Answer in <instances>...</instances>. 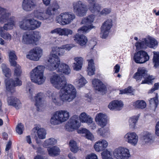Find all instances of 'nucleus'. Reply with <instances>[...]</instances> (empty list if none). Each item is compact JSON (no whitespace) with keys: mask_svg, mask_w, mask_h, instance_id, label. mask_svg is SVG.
<instances>
[{"mask_svg":"<svg viewBox=\"0 0 159 159\" xmlns=\"http://www.w3.org/2000/svg\"><path fill=\"white\" fill-rule=\"evenodd\" d=\"M24 129V125L21 123H19L16 126V131L19 134H22Z\"/></svg>","mask_w":159,"mask_h":159,"instance_id":"49","label":"nucleus"},{"mask_svg":"<svg viewBox=\"0 0 159 159\" xmlns=\"http://www.w3.org/2000/svg\"><path fill=\"white\" fill-rule=\"evenodd\" d=\"M142 139L145 143H151L154 141L152 134L149 132H146L144 133L142 137Z\"/></svg>","mask_w":159,"mask_h":159,"instance_id":"36","label":"nucleus"},{"mask_svg":"<svg viewBox=\"0 0 159 159\" xmlns=\"http://www.w3.org/2000/svg\"><path fill=\"white\" fill-rule=\"evenodd\" d=\"M155 134L157 136L159 137V121L157 122L156 124Z\"/></svg>","mask_w":159,"mask_h":159,"instance_id":"64","label":"nucleus"},{"mask_svg":"<svg viewBox=\"0 0 159 159\" xmlns=\"http://www.w3.org/2000/svg\"><path fill=\"white\" fill-rule=\"evenodd\" d=\"M89 9L92 13L97 14H99L101 7L98 4L95 3L92 5H89Z\"/></svg>","mask_w":159,"mask_h":159,"instance_id":"38","label":"nucleus"},{"mask_svg":"<svg viewBox=\"0 0 159 159\" xmlns=\"http://www.w3.org/2000/svg\"><path fill=\"white\" fill-rule=\"evenodd\" d=\"M1 68L5 76L6 77H9L11 76V74L10 70L9 68L7 67L6 65L4 64H2Z\"/></svg>","mask_w":159,"mask_h":159,"instance_id":"46","label":"nucleus"},{"mask_svg":"<svg viewBox=\"0 0 159 159\" xmlns=\"http://www.w3.org/2000/svg\"><path fill=\"white\" fill-rule=\"evenodd\" d=\"M59 50V47H53L52 48V51L51 52L49 57H52L54 55H57L58 54V52Z\"/></svg>","mask_w":159,"mask_h":159,"instance_id":"53","label":"nucleus"},{"mask_svg":"<svg viewBox=\"0 0 159 159\" xmlns=\"http://www.w3.org/2000/svg\"><path fill=\"white\" fill-rule=\"evenodd\" d=\"M86 138L92 140L94 139V137L93 134L89 131L85 135Z\"/></svg>","mask_w":159,"mask_h":159,"instance_id":"63","label":"nucleus"},{"mask_svg":"<svg viewBox=\"0 0 159 159\" xmlns=\"http://www.w3.org/2000/svg\"><path fill=\"white\" fill-rule=\"evenodd\" d=\"M73 33V31L69 29L65 28V36H68L69 35H71Z\"/></svg>","mask_w":159,"mask_h":159,"instance_id":"62","label":"nucleus"},{"mask_svg":"<svg viewBox=\"0 0 159 159\" xmlns=\"http://www.w3.org/2000/svg\"><path fill=\"white\" fill-rule=\"evenodd\" d=\"M57 140L53 138H50L46 139L44 142L43 146L46 147L49 145H53L56 144Z\"/></svg>","mask_w":159,"mask_h":159,"instance_id":"43","label":"nucleus"},{"mask_svg":"<svg viewBox=\"0 0 159 159\" xmlns=\"http://www.w3.org/2000/svg\"><path fill=\"white\" fill-rule=\"evenodd\" d=\"M98 133L100 136L103 137L107 136L110 134L109 129L108 128H100L98 131Z\"/></svg>","mask_w":159,"mask_h":159,"instance_id":"44","label":"nucleus"},{"mask_svg":"<svg viewBox=\"0 0 159 159\" xmlns=\"http://www.w3.org/2000/svg\"><path fill=\"white\" fill-rule=\"evenodd\" d=\"M74 46L73 44H66L62 45L61 48L64 49V50L69 51Z\"/></svg>","mask_w":159,"mask_h":159,"instance_id":"56","label":"nucleus"},{"mask_svg":"<svg viewBox=\"0 0 159 159\" xmlns=\"http://www.w3.org/2000/svg\"><path fill=\"white\" fill-rule=\"evenodd\" d=\"M146 72H147V71L145 68L139 67L138 69L137 72L134 75L133 78L136 79L137 81L139 82L143 77L144 78Z\"/></svg>","mask_w":159,"mask_h":159,"instance_id":"23","label":"nucleus"},{"mask_svg":"<svg viewBox=\"0 0 159 159\" xmlns=\"http://www.w3.org/2000/svg\"><path fill=\"white\" fill-rule=\"evenodd\" d=\"M15 19L14 16L11 17L7 23L4 24L3 27H1V30H8L13 28L15 25Z\"/></svg>","mask_w":159,"mask_h":159,"instance_id":"27","label":"nucleus"},{"mask_svg":"<svg viewBox=\"0 0 159 159\" xmlns=\"http://www.w3.org/2000/svg\"><path fill=\"white\" fill-rule=\"evenodd\" d=\"M86 159H98V157L95 154L92 153L87 156Z\"/></svg>","mask_w":159,"mask_h":159,"instance_id":"61","label":"nucleus"},{"mask_svg":"<svg viewBox=\"0 0 159 159\" xmlns=\"http://www.w3.org/2000/svg\"><path fill=\"white\" fill-rule=\"evenodd\" d=\"M74 13L78 16L83 17L86 15L88 10L87 5L82 2L79 1L73 3Z\"/></svg>","mask_w":159,"mask_h":159,"instance_id":"9","label":"nucleus"},{"mask_svg":"<svg viewBox=\"0 0 159 159\" xmlns=\"http://www.w3.org/2000/svg\"><path fill=\"white\" fill-rule=\"evenodd\" d=\"M74 40L75 42L82 46L85 45L88 41L85 36L80 35L78 34H76L74 36Z\"/></svg>","mask_w":159,"mask_h":159,"instance_id":"26","label":"nucleus"},{"mask_svg":"<svg viewBox=\"0 0 159 159\" xmlns=\"http://www.w3.org/2000/svg\"><path fill=\"white\" fill-rule=\"evenodd\" d=\"M16 100H15L16 103L15 104V106H14V107L16 109H18L20 108L21 107V104L20 101L19 99H16Z\"/></svg>","mask_w":159,"mask_h":159,"instance_id":"60","label":"nucleus"},{"mask_svg":"<svg viewBox=\"0 0 159 159\" xmlns=\"http://www.w3.org/2000/svg\"><path fill=\"white\" fill-rule=\"evenodd\" d=\"M159 88V83H155L153 87L149 91L148 93H152L155 90L158 89Z\"/></svg>","mask_w":159,"mask_h":159,"instance_id":"58","label":"nucleus"},{"mask_svg":"<svg viewBox=\"0 0 159 159\" xmlns=\"http://www.w3.org/2000/svg\"><path fill=\"white\" fill-rule=\"evenodd\" d=\"M154 56L153 58L154 66L157 67L159 66V52H153Z\"/></svg>","mask_w":159,"mask_h":159,"instance_id":"47","label":"nucleus"},{"mask_svg":"<svg viewBox=\"0 0 159 159\" xmlns=\"http://www.w3.org/2000/svg\"><path fill=\"white\" fill-rule=\"evenodd\" d=\"M95 121L99 125L103 128L107 123V117L102 113H98L96 116Z\"/></svg>","mask_w":159,"mask_h":159,"instance_id":"20","label":"nucleus"},{"mask_svg":"<svg viewBox=\"0 0 159 159\" xmlns=\"http://www.w3.org/2000/svg\"><path fill=\"white\" fill-rule=\"evenodd\" d=\"M69 145L70 149L72 152L76 153L78 151L79 147L75 141L73 140H70Z\"/></svg>","mask_w":159,"mask_h":159,"instance_id":"42","label":"nucleus"},{"mask_svg":"<svg viewBox=\"0 0 159 159\" xmlns=\"http://www.w3.org/2000/svg\"><path fill=\"white\" fill-rule=\"evenodd\" d=\"M16 99H18L13 97H8L7 100L8 105L14 107L15 106V104L16 103V102L15 101V100H16Z\"/></svg>","mask_w":159,"mask_h":159,"instance_id":"50","label":"nucleus"},{"mask_svg":"<svg viewBox=\"0 0 159 159\" xmlns=\"http://www.w3.org/2000/svg\"><path fill=\"white\" fill-rule=\"evenodd\" d=\"M92 84L94 89L99 91L103 92L105 90V85L99 80L95 79L92 81Z\"/></svg>","mask_w":159,"mask_h":159,"instance_id":"25","label":"nucleus"},{"mask_svg":"<svg viewBox=\"0 0 159 159\" xmlns=\"http://www.w3.org/2000/svg\"><path fill=\"white\" fill-rule=\"evenodd\" d=\"M49 155L51 156H57L60 153V149L58 147L54 146L49 147L47 149Z\"/></svg>","mask_w":159,"mask_h":159,"instance_id":"34","label":"nucleus"},{"mask_svg":"<svg viewBox=\"0 0 159 159\" xmlns=\"http://www.w3.org/2000/svg\"><path fill=\"white\" fill-rule=\"evenodd\" d=\"M46 14H47L48 16V19L50 17V16L55 14V13L52 11V7H48L46 11Z\"/></svg>","mask_w":159,"mask_h":159,"instance_id":"54","label":"nucleus"},{"mask_svg":"<svg viewBox=\"0 0 159 159\" xmlns=\"http://www.w3.org/2000/svg\"><path fill=\"white\" fill-rule=\"evenodd\" d=\"M157 41L151 37L139 39L135 43V46L137 50L146 48L147 46L150 48H154L157 45Z\"/></svg>","mask_w":159,"mask_h":159,"instance_id":"7","label":"nucleus"},{"mask_svg":"<svg viewBox=\"0 0 159 159\" xmlns=\"http://www.w3.org/2000/svg\"><path fill=\"white\" fill-rule=\"evenodd\" d=\"M50 81L56 88L61 89L58 96L57 92L49 90L47 95L56 105L60 106L61 101L63 102H70L76 97L77 91L75 87L71 84L66 85V80L64 76L55 73L50 78Z\"/></svg>","mask_w":159,"mask_h":159,"instance_id":"1","label":"nucleus"},{"mask_svg":"<svg viewBox=\"0 0 159 159\" xmlns=\"http://www.w3.org/2000/svg\"><path fill=\"white\" fill-rule=\"evenodd\" d=\"M69 111L66 110H60L55 112L50 120L51 123L56 125L65 122L69 118Z\"/></svg>","mask_w":159,"mask_h":159,"instance_id":"5","label":"nucleus"},{"mask_svg":"<svg viewBox=\"0 0 159 159\" xmlns=\"http://www.w3.org/2000/svg\"><path fill=\"white\" fill-rule=\"evenodd\" d=\"M101 154L103 159H113L112 152L107 150L103 151Z\"/></svg>","mask_w":159,"mask_h":159,"instance_id":"45","label":"nucleus"},{"mask_svg":"<svg viewBox=\"0 0 159 159\" xmlns=\"http://www.w3.org/2000/svg\"><path fill=\"white\" fill-rule=\"evenodd\" d=\"M9 61L11 65H14L16 63L15 61L17 59V57L15 52L13 51H10L9 53Z\"/></svg>","mask_w":159,"mask_h":159,"instance_id":"39","label":"nucleus"},{"mask_svg":"<svg viewBox=\"0 0 159 159\" xmlns=\"http://www.w3.org/2000/svg\"><path fill=\"white\" fill-rule=\"evenodd\" d=\"M1 36L3 39L7 41H10L12 38L11 35L9 33L4 32L3 30H1Z\"/></svg>","mask_w":159,"mask_h":159,"instance_id":"48","label":"nucleus"},{"mask_svg":"<svg viewBox=\"0 0 159 159\" xmlns=\"http://www.w3.org/2000/svg\"><path fill=\"white\" fill-rule=\"evenodd\" d=\"M14 66V77H20L22 73L21 66L18 64L16 63L14 65H11Z\"/></svg>","mask_w":159,"mask_h":159,"instance_id":"37","label":"nucleus"},{"mask_svg":"<svg viewBox=\"0 0 159 159\" xmlns=\"http://www.w3.org/2000/svg\"><path fill=\"white\" fill-rule=\"evenodd\" d=\"M43 52V50L41 48L36 47L30 51L26 57L31 60L38 61L42 56Z\"/></svg>","mask_w":159,"mask_h":159,"instance_id":"13","label":"nucleus"},{"mask_svg":"<svg viewBox=\"0 0 159 159\" xmlns=\"http://www.w3.org/2000/svg\"><path fill=\"white\" fill-rule=\"evenodd\" d=\"M95 17L94 15H91L83 18L81 23L82 24H85L88 26H84L80 28L78 30V32L80 34L87 32L92 28H95V27L93 26L91 24L93 22Z\"/></svg>","mask_w":159,"mask_h":159,"instance_id":"10","label":"nucleus"},{"mask_svg":"<svg viewBox=\"0 0 159 159\" xmlns=\"http://www.w3.org/2000/svg\"><path fill=\"white\" fill-rule=\"evenodd\" d=\"M75 18V15L74 14L67 12L61 13L57 16L56 20L57 23L64 25L70 23Z\"/></svg>","mask_w":159,"mask_h":159,"instance_id":"8","label":"nucleus"},{"mask_svg":"<svg viewBox=\"0 0 159 159\" xmlns=\"http://www.w3.org/2000/svg\"><path fill=\"white\" fill-rule=\"evenodd\" d=\"M45 67L39 65L36 67L30 72L31 81L38 84H41L45 81L46 78L43 75Z\"/></svg>","mask_w":159,"mask_h":159,"instance_id":"4","label":"nucleus"},{"mask_svg":"<svg viewBox=\"0 0 159 159\" xmlns=\"http://www.w3.org/2000/svg\"><path fill=\"white\" fill-rule=\"evenodd\" d=\"M49 63L47 67V68L50 70H57L60 65V61L59 57L57 55H54L52 57H49L48 60Z\"/></svg>","mask_w":159,"mask_h":159,"instance_id":"15","label":"nucleus"},{"mask_svg":"<svg viewBox=\"0 0 159 159\" xmlns=\"http://www.w3.org/2000/svg\"><path fill=\"white\" fill-rule=\"evenodd\" d=\"M37 0H23L22 7L24 11H30L33 10L37 6Z\"/></svg>","mask_w":159,"mask_h":159,"instance_id":"18","label":"nucleus"},{"mask_svg":"<svg viewBox=\"0 0 159 159\" xmlns=\"http://www.w3.org/2000/svg\"><path fill=\"white\" fill-rule=\"evenodd\" d=\"M133 92L131 87H128L127 89H125L124 90L120 91V94H123L125 93H131Z\"/></svg>","mask_w":159,"mask_h":159,"instance_id":"55","label":"nucleus"},{"mask_svg":"<svg viewBox=\"0 0 159 159\" xmlns=\"http://www.w3.org/2000/svg\"><path fill=\"white\" fill-rule=\"evenodd\" d=\"M52 7V11L56 14L58 12V10L60 8V6L57 4H55Z\"/></svg>","mask_w":159,"mask_h":159,"instance_id":"59","label":"nucleus"},{"mask_svg":"<svg viewBox=\"0 0 159 159\" xmlns=\"http://www.w3.org/2000/svg\"><path fill=\"white\" fill-rule=\"evenodd\" d=\"M33 130L34 132H36L38 137L39 139H43L46 138V132L44 129L39 128L38 127H36Z\"/></svg>","mask_w":159,"mask_h":159,"instance_id":"32","label":"nucleus"},{"mask_svg":"<svg viewBox=\"0 0 159 159\" xmlns=\"http://www.w3.org/2000/svg\"><path fill=\"white\" fill-rule=\"evenodd\" d=\"M113 154L116 159H128L130 157L129 150L122 147H119L115 149Z\"/></svg>","mask_w":159,"mask_h":159,"instance_id":"12","label":"nucleus"},{"mask_svg":"<svg viewBox=\"0 0 159 159\" xmlns=\"http://www.w3.org/2000/svg\"><path fill=\"white\" fill-rule=\"evenodd\" d=\"M89 131L85 128H81L78 130V133L84 134L83 135H85V136Z\"/></svg>","mask_w":159,"mask_h":159,"instance_id":"57","label":"nucleus"},{"mask_svg":"<svg viewBox=\"0 0 159 159\" xmlns=\"http://www.w3.org/2000/svg\"><path fill=\"white\" fill-rule=\"evenodd\" d=\"M57 72L69 75L71 72V69L68 65L64 63H61L59 66L57 70Z\"/></svg>","mask_w":159,"mask_h":159,"instance_id":"28","label":"nucleus"},{"mask_svg":"<svg viewBox=\"0 0 159 159\" xmlns=\"http://www.w3.org/2000/svg\"><path fill=\"white\" fill-rule=\"evenodd\" d=\"M111 19H108L105 21L101 27V32L102 38H106L109 33V30L112 26V22Z\"/></svg>","mask_w":159,"mask_h":159,"instance_id":"16","label":"nucleus"},{"mask_svg":"<svg viewBox=\"0 0 159 159\" xmlns=\"http://www.w3.org/2000/svg\"><path fill=\"white\" fill-rule=\"evenodd\" d=\"M41 25V22L33 18L28 19L24 17L19 21L20 28L24 30H32L39 28Z\"/></svg>","mask_w":159,"mask_h":159,"instance_id":"3","label":"nucleus"},{"mask_svg":"<svg viewBox=\"0 0 159 159\" xmlns=\"http://www.w3.org/2000/svg\"><path fill=\"white\" fill-rule=\"evenodd\" d=\"M41 36L40 32L38 31L25 33L23 34L22 42L25 44L37 45V42L40 39Z\"/></svg>","mask_w":159,"mask_h":159,"instance_id":"6","label":"nucleus"},{"mask_svg":"<svg viewBox=\"0 0 159 159\" xmlns=\"http://www.w3.org/2000/svg\"><path fill=\"white\" fill-rule=\"evenodd\" d=\"M76 62L73 63V67L74 70L78 71L81 69L83 62V59L81 57H75L74 58Z\"/></svg>","mask_w":159,"mask_h":159,"instance_id":"30","label":"nucleus"},{"mask_svg":"<svg viewBox=\"0 0 159 159\" xmlns=\"http://www.w3.org/2000/svg\"><path fill=\"white\" fill-rule=\"evenodd\" d=\"M44 94L43 93L40 92L36 94L34 96L35 103L38 110L39 111L43 108L45 106L44 101Z\"/></svg>","mask_w":159,"mask_h":159,"instance_id":"19","label":"nucleus"},{"mask_svg":"<svg viewBox=\"0 0 159 159\" xmlns=\"http://www.w3.org/2000/svg\"><path fill=\"white\" fill-rule=\"evenodd\" d=\"M10 16V13L7 12L5 9L0 7V22L1 23H3L7 21H8L11 17Z\"/></svg>","mask_w":159,"mask_h":159,"instance_id":"24","label":"nucleus"},{"mask_svg":"<svg viewBox=\"0 0 159 159\" xmlns=\"http://www.w3.org/2000/svg\"><path fill=\"white\" fill-rule=\"evenodd\" d=\"M124 139L131 145L135 146L138 143V137L135 133L129 132L125 135Z\"/></svg>","mask_w":159,"mask_h":159,"instance_id":"17","label":"nucleus"},{"mask_svg":"<svg viewBox=\"0 0 159 159\" xmlns=\"http://www.w3.org/2000/svg\"><path fill=\"white\" fill-rule=\"evenodd\" d=\"M134 106L136 108L143 109L146 106L145 102L143 100H138L133 103Z\"/></svg>","mask_w":159,"mask_h":159,"instance_id":"40","label":"nucleus"},{"mask_svg":"<svg viewBox=\"0 0 159 159\" xmlns=\"http://www.w3.org/2000/svg\"><path fill=\"white\" fill-rule=\"evenodd\" d=\"M88 65L87 70L88 74L89 75H93L95 74V67L93 59L88 60Z\"/></svg>","mask_w":159,"mask_h":159,"instance_id":"33","label":"nucleus"},{"mask_svg":"<svg viewBox=\"0 0 159 159\" xmlns=\"http://www.w3.org/2000/svg\"><path fill=\"white\" fill-rule=\"evenodd\" d=\"M34 15L35 17L40 20H44L48 19V16L46 13L40 9H38L34 11Z\"/></svg>","mask_w":159,"mask_h":159,"instance_id":"31","label":"nucleus"},{"mask_svg":"<svg viewBox=\"0 0 159 159\" xmlns=\"http://www.w3.org/2000/svg\"><path fill=\"white\" fill-rule=\"evenodd\" d=\"M19 78L14 77V80L12 79L5 80L6 88L7 91L11 93H14L15 91V87L21 85L22 82Z\"/></svg>","mask_w":159,"mask_h":159,"instance_id":"11","label":"nucleus"},{"mask_svg":"<svg viewBox=\"0 0 159 159\" xmlns=\"http://www.w3.org/2000/svg\"><path fill=\"white\" fill-rule=\"evenodd\" d=\"M77 78L75 80L74 82L75 84L78 87L81 88L84 86L87 81L80 74L77 75Z\"/></svg>","mask_w":159,"mask_h":159,"instance_id":"29","label":"nucleus"},{"mask_svg":"<svg viewBox=\"0 0 159 159\" xmlns=\"http://www.w3.org/2000/svg\"><path fill=\"white\" fill-rule=\"evenodd\" d=\"M146 72L144 76V80H143L141 84H149L152 82V80L154 79V78L152 75H150Z\"/></svg>","mask_w":159,"mask_h":159,"instance_id":"41","label":"nucleus"},{"mask_svg":"<svg viewBox=\"0 0 159 159\" xmlns=\"http://www.w3.org/2000/svg\"><path fill=\"white\" fill-rule=\"evenodd\" d=\"M79 119L81 122L86 123L88 124L92 123V118L88 116L85 112H82L80 115L79 117L77 116H73L65 126V129L68 131H73L74 129L79 128L80 125Z\"/></svg>","mask_w":159,"mask_h":159,"instance_id":"2","label":"nucleus"},{"mask_svg":"<svg viewBox=\"0 0 159 159\" xmlns=\"http://www.w3.org/2000/svg\"><path fill=\"white\" fill-rule=\"evenodd\" d=\"M157 95V94H156V97L151 98L149 100L150 104L153 105L155 107H157L158 102Z\"/></svg>","mask_w":159,"mask_h":159,"instance_id":"51","label":"nucleus"},{"mask_svg":"<svg viewBox=\"0 0 159 159\" xmlns=\"http://www.w3.org/2000/svg\"><path fill=\"white\" fill-rule=\"evenodd\" d=\"M108 145V143L105 139H100L95 143L93 147L98 152L102 151L106 149Z\"/></svg>","mask_w":159,"mask_h":159,"instance_id":"21","label":"nucleus"},{"mask_svg":"<svg viewBox=\"0 0 159 159\" xmlns=\"http://www.w3.org/2000/svg\"><path fill=\"white\" fill-rule=\"evenodd\" d=\"M139 118L138 116H133L129 118L128 123L130 128L134 129L135 128Z\"/></svg>","mask_w":159,"mask_h":159,"instance_id":"35","label":"nucleus"},{"mask_svg":"<svg viewBox=\"0 0 159 159\" xmlns=\"http://www.w3.org/2000/svg\"><path fill=\"white\" fill-rule=\"evenodd\" d=\"M123 106V104L121 101L115 100L111 101L109 104L108 107L111 110L119 111L121 110Z\"/></svg>","mask_w":159,"mask_h":159,"instance_id":"22","label":"nucleus"},{"mask_svg":"<svg viewBox=\"0 0 159 159\" xmlns=\"http://www.w3.org/2000/svg\"><path fill=\"white\" fill-rule=\"evenodd\" d=\"M111 12V9L110 8H104L101 11H99V15L101 16H106L110 14Z\"/></svg>","mask_w":159,"mask_h":159,"instance_id":"52","label":"nucleus"},{"mask_svg":"<svg viewBox=\"0 0 159 159\" xmlns=\"http://www.w3.org/2000/svg\"><path fill=\"white\" fill-rule=\"evenodd\" d=\"M149 56L148 53L143 50H140L135 53L134 55V60L137 63L142 64L148 61Z\"/></svg>","mask_w":159,"mask_h":159,"instance_id":"14","label":"nucleus"}]
</instances>
